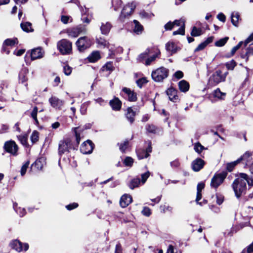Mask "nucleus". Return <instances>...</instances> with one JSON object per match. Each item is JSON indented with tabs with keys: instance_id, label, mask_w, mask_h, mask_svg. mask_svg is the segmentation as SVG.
<instances>
[{
	"instance_id": "f257e3e1",
	"label": "nucleus",
	"mask_w": 253,
	"mask_h": 253,
	"mask_svg": "<svg viewBox=\"0 0 253 253\" xmlns=\"http://www.w3.org/2000/svg\"><path fill=\"white\" fill-rule=\"evenodd\" d=\"M247 183L249 186H253V178H249L248 175L245 173H239L238 177L235 179L232 184V187L237 198L245 193Z\"/></svg>"
},
{
	"instance_id": "f03ea898",
	"label": "nucleus",
	"mask_w": 253,
	"mask_h": 253,
	"mask_svg": "<svg viewBox=\"0 0 253 253\" xmlns=\"http://www.w3.org/2000/svg\"><path fill=\"white\" fill-rule=\"evenodd\" d=\"M169 74V70L168 69L161 67L153 71L152 72L151 76L155 82H161L168 77Z\"/></svg>"
},
{
	"instance_id": "7ed1b4c3",
	"label": "nucleus",
	"mask_w": 253,
	"mask_h": 253,
	"mask_svg": "<svg viewBox=\"0 0 253 253\" xmlns=\"http://www.w3.org/2000/svg\"><path fill=\"white\" fill-rule=\"evenodd\" d=\"M57 49L63 55L70 54L72 50V42L67 39H62L57 43Z\"/></svg>"
},
{
	"instance_id": "20e7f679",
	"label": "nucleus",
	"mask_w": 253,
	"mask_h": 253,
	"mask_svg": "<svg viewBox=\"0 0 253 253\" xmlns=\"http://www.w3.org/2000/svg\"><path fill=\"white\" fill-rule=\"evenodd\" d=\"M226 176L227 172L225 171L215 174L211 180V187L217 188L223 182Z\"/></svg>"
},
{
	"instance_id": "39448f33",
	"label": "nucleus",
	"mask_w": 253,
	"mask_h": 253,
	"mask_svg": "<svg viewBox=\"0 0 253 253\" xmlns=\"http://www.w3.org/2000/svg\"><path fill=\"white\" fill-rule=\"evenodd\" d=\"M71 148V141L67 138L60 140L58 144V155L61 157L66 152H69Z\"/></svg>"
},
{
	"instance_id": "423d86ee",
	"label": "nucleus",
	"mask_w": 253,
	"mask_h": 253,
	"mask_svg": "<svg viewBox=\"0 0 253 253\" xmlns=\"http://www.w3.org/2000/svg\"><path fill=\"white\" fill-rule=\"evenodd\" d=\"M227 72L222 74L220 70L216 71L210 78L209 82L213 85H215L225 80Z\"/></svg>"
},
{
	"instance_id": "0eeeda50",
	"label": "nucleus",
	"mask_w": 253,
	"mask_h": 253,
	"mask_svg": "<svg viewBox=\"0 0 253 253\" xmlns=\"http://www.w3.org/2000/svg\"><path fill=\"white\" fill-rule=\"evenodd\" d=\"M76 44L80 51H83L90 45V42L86 37H81L76 42Z\"/></svg>"
},
{
	"instance_id": "6e6552de",
	"label": "nucleus",
	"mask_w": 253,
	"mask_h": 253,
	"mask_svg": "<svg viewBox=\"0 0 253 253\" xmlns=\"http://www.w3.org/2000/svg\"><path fill=\"white\" fill-rule=\"evenodd\" d=\"M4 148L7 152L10 153L13 156H16L17 155L18 147L13 141L10 140L6 141L4 143Z\"/></svg>"
},
{
	"instance_id": "1a4fd4ad",
	"label": "nucleus",
	"mask_w": 253,
	"mask_h": 253,
	"mask_svg": "<svg viewBox=\"0 0 253 253\" xmlns=\"http://www.w3.org/2000/svg\"><path fill=\"white\" fill-rule=\"evenodd\" d=\"M135 7L136 4L133 2L130 3H128L125 5L121 12L120 18L123 19L127 16L130 15L132 13Z\"/></svg>"
},
{
	"instance_id": "9d476101",
	"label": "nucleus",
	"mask_w": 253,
	"mask_h": 253,
	"mask_svg": "<svg viewBox=\"0 0 253 253\" xmlns=\"http://www.w3.org/2000/svg\"><path fill=\"white\" fill-rule=\"evenodd\" d=\"M10 245L12 249L18 252H20L22 251H26L29 249V245L27 243L23 244L17 240L12 241Z\"/></svg>"
},
{
	"instance_id": "9b49d317",
	"label": "nucleus",
	"mask_w": 253,
	"mask_h": 253,
	"mask_svg": "<svg viewBox=\"0 0 253 253\" xmlns=\"http://www.w3.org/2000/svg\"><path fill=\"white\" fill-rule=\"evenodd\" d=\"M94 148V144L90 140L84 142L81 146L80 150L84 154H90Z\"/></svg>"
},
{
	"instance_id": "f8f14e48",
	"label": "nucleus",
	"mask_w": 253,
	"mask_h": 253,
	"mask_svg": "<svg viewBox=\"0 0 253 253\" xmlns=\"http://www.w3.org/2000/svg\"><path fill=\"white\" fill-rule=\"evenodd\" d=\"M239 162H242L246 166H250L253 162L252 153L247 151L245 154L238 159Z\"/></svg>"
},
{
	"instance_id": "ddd939ff",
	"label": "nucleus",
	"mask_w": 253,
	"mask_h": 253,
	"mask_svg": "<svg viewBox=\"0 0 253 253\" xmlns=\"http://www.w3.org/2000/svg\"><path fill=\"white\" fill-rule=\"evenodd\" d=\"M85 31V28L82 26L68 29L67 33L69 37L72 38L77 37L79 34Z\"/></svg>"
},
{
	"instance_id": "4468645a",
	"label": "nucleus",
	"mask_w": 253,
	"mask_h": 253,
	"mask_svg": "<svg viewBox=\"0 0 253 253\" xmlns=\"http://www.w3.org/2000/svg\"><path fill=\"white\" fill-rule=\"evenodd\" d=\"M49 102L50 105L56 109H61L64 104V102L55 96H52L49 99Z\"/></svg>"
},
{
	"instance_id": "2eb2a0df",
	"label": "nucleus",
	"mask_w": 253,
	"mask_h": 253,
	"mask_svg": "<svg viewBox=\"0 0 253 253\" xmlns=\"http://www.w3.org/2000/svg\"><path fill=\"white\" fill-rule=\"evenodd\" d=\"M205 162L200 158H197L192 163V168L194 171H199L205 165Z\"/></svg>"
},
{
	"instance_id": "dca6fc26",
	"label": "nucleus",
	"mask_w": 253,
	"mask_h": 253,
	"mask_svg": "<svg viewBox=\"0 0 253 253\" xmlns=\"http://www.w3.org/2000/svg\"><path fill=\"white\" fill-rule=\"evenodd\" d=\"M132 201V199L131 196L128 194H125L121 197L120 204L122 208H126L128 206Z\"/></svg>"
},
{
	"instance_id": "f3484780",
	"label": "nucleus",
	"mask_w": 253,
	"mask_h": 253,
	"mask_svg": "<svg viewBox=\"0 0 253 253\" xmlns=\"http://www.w3.org/2000/svg\"><path fill=\"white\" fill-rule=\"evenodd\" d=\"M28 74V70L26 68H23L19 74V83L24 84L27 86V84L26 83L28 80L27 75Z\"/></svg>"
},
{
	"instance_id": "a211bd4d",
	"label": "nucleus",
	"mask_w": 253,
	"mask_h": 253,
	"mask_svg": "<svg viewBox=\"0 0 253 253\" xmlns=\"http://www.w3.org/2000/svg\"><path fill=\"white\" fill-rule=\"evenodd\" d=\"M43 51L40 47L33 49L31 51V57L32 60H36L39 58H41L43 57Z\"/></svg>"
},
{
	"instance_id": "6ab92c4d",
	"label": "nucleus",
	"mask_w": 253,
	"mask_h": 253,
	"mask_svg": "<svg viewBox=\"0 0 253 253\" xmlns=\"http://www.w3.org/2000/svg\"><path fill=\"white\" fill-rule=\"evenodd\" d=\"M109 104L113 110L119 111L121 108L122 102L118 98L115 97L110 101Z\"/></svg>"
},
{
	"instance_id": "aec40b11",
	"label": "nucleus",
	"mask_w": 253,
	"mask_h": 253,
	"mask_svg": "<svg viewBox=\"0 0 253 253\" xmlns=\"http://www.w3.org/2000/svg\"><path fill=\"white\" fill-rule=\"evenodd\" d=\"M122 91L126 95L129 101H135L136 100V94L132 91L129 88L124 87Z\"/></svg>"
},
{
	"instance_id": "412c9836",
	"label": "nucleus",
	"mask_w": 253,
	"mask_h": 253,
	"mask_svg": "<svg viewBox=\"0 0 253 253\" xmlns=\"http://www.w3.org/2000/svg\"><path fill=\"white\" fill-rule=\"evenodd\" d=\"M167 95L170 100L175 102L178 99L177 95V90L173 87H170L167 90Z\"/></svg>"
},
{
	"instance_id": "4be33fe9",
	"label": "nucleus",
	"mask_w": 253,
	"mask_h": 253,
	"mask_svg": "<svg viewBox=\"0 0 253 253\" xmlns=\"http://www.w3.org/2000/svg\"><path fill=\"white\" fill-rule=\"evenodd\" d=\"M111 28V24L109 22H106L101 23L100 29L102 34L107 35L109 33Z\"/></svg>"
},
{
	"instance_id": "5701e85b",
	"label": "nucleus",
	"mask_w": 253,
	"mask_h": 253,
	"mask_svg": "<svg viewBox=\"0 0 253 253\" xmlns=\"http://www.w3.org/2000/svg\"><path fill=\"white\" fill-rule=\"evenodd\" d=\"M135 115V112L133 111L131 107H129L127 109V112L126 114V116L131 124H132L134 121Z\"/></svg>"
},
{
	"instance_id": "b1692460",
	"label": "nucleus",
	"mask_w": 253,
	"mask_h": 253,
	"mask_svg": "<svg viewBox=\"0 0 253 253\" xmlns=\"http://www.w3.org/2000/svg\"><path fill=\"white\" fill-rule=\"evenodd\" d=\"M253 55V46H250L246 49V51H243L241 54V57L242 59L245 60L246 62L248 61L249 57Z\"/></svg>"
},
{
	"instance_id": "393cba45",
	"label": "nucleus",
	"mask_w": 253,
	"mask_h": 253,
	"mask_svg": "<svg viewBox=\"0 0 253 253\" xmlns=\"http://www.w3.org/2000/svg\"><path fill=\"white\" fill-rule=\"evenodd\" d=\"M101 56L99 51H95L92 52L87 57V59L89 62L93 63L96 62Z\"/></svg>"
},
{
	"instance_id": "a878e982",
	"label": "nucleus",
	"mask_w": 253,
	"mask_h": 253,
	"mask_svg": "<svg viewBox=\"0 0 253 253\" xmlns=\"http://www.w3.org/2000/svg\"><path fill=\"white\" fill-rule=\"evenodd\" d=\"M178 87L181 92H186L189 89V84L187 81L182 80L178 83Z\"/></svg>"
},
{
	"instance_id": "bb28decb",
	"label": "nucleus",
	"mask_w": 253,
	"mask_h": 253,
	"mask_svg": "<svg viewBox=\"0 0 253 253\" xmlns=\"http://www.w3.org/2000/svg\"><path fill=\"white\" fill-rule=\"evenodd\" d=\"M141 184L140 179L137 177L133 178L128 184V187L131 189H133L135 188L138 187Z\"/></svg>"
},
{
	"instance_id": "cd10ccee",
	"label": "nucleus",
	"mask_w": 253,
	"mask_h": 253,
	"mask_svg": "<svg viewBox=\"0 0 253 253\" xmlns=\"http://www.w3.org/2000/svg\"><path fill=\"white\" fill-rule=\"evenodd\" d=\"M136 154L137 157L139 160L143 159L145 158H146L149 156V154L143 149H137L136 150Z\"/></svg>"
},
{
	"instance_id": "c85d7f7f",
	"label": "nucleus",
	"mask_w": 253,
	"mask_h": 253,
	"mask_svg": "<svg viewBox=\"0 0 253 253\" xmlns=\"http://www.w3.org/2000/svg\"><path fill=\"white\" fill-rule=\"evenodd\" d=\"M22 29L26 32H33V29L32 28V24L28 22L21 23L20 24Z\"/></svg>"
},
{
	"instance_id": "c756f323",
	"label": "nucleus",
	"mask_w": 253,
	"mask_h": 253,
	"mask_svg": "<svg viewBox=\"0 0 253 253\" xmlns=\"http://www.w3.org/2000/svg\"><path fill=\"white\" fill-rule=\"evenodd\" d=\"M240 15L237 12H234L232 13L231 16V22L233 25L237 27L238 25V21Z\"/></svg>"
},
{
	"instance_id": "7c9ffc66",
	"label": "nucleus",
	"mask_w": 253,
	"mask_h": 253,
	"mask_svg": "<svg viewBox=\"0 0 253 253\" xmlns=\"http://www.w3.org/2000/svg\"><path fill=\"white\" fill-rule=\"evenodd\" d=\"M74 132L75 134L76 141L78 144L80 143L81 140V134L83 132V129H81L80 127H77L74 128Z\"/></svg>"
},
{
	"instance_id": "2f4dec72",
	"label": "nucleus",
	"mask_w": 253,
	"mask_h": 253,
	"mask_svg": "<svg viewBox=\"0 0 253 253\" xmlns=\"http://www.w3.org/2000/svg\"><path fill=\"white\" fill-rule=\"evenodd\" d=\"M156 51L154 55L151 56L150 57L146 59V62H145L146 65H149L152 62H153V61H154L156 59V58L158 57V55L160 54V51L159 50H158L157 49H156Z\"/></svg>"
},
{
	"instance_id": "473e14b6",
	"label": "nucleus",
	"mask_w": 253,
	"mask_h": 253,
	"mask_svg": "<svg viewBox=\"0 0 253 253\" xmlns=\"http://www.w3.org/2000/svg\"><path fill=\"white\" fill-rule=\"evenodd\" d=\"M213 95L214 97H216L220 99H224L225 97L226 93L222 92L219 88L215 89L213 93Z\"/></svg>"
},
{
	"instance_id": "72a5a7b5",
	"label": "nucleus",
	"mask_w": 253,
	"mask_h": 253,
	"mask_svg": "<svg viewBox=\"0 0 253 253\" xmlns=\"http://www.w3.org/2000/svg\"><path fill=\"white\" fill-rule=\"evenodd\" d=\"M13 208L15 211L19 214V216L22 217L26 213V211L24 208L20 207H17V204L15 203L13 204Z\"/></svg>"
},
{
	"instance_id": "f704fd0d",
	"label": "nucleus",
	"mask_w": 253,
	"mask_h": 253,
	"mask_svg": "<svg viewBox=\"0 0 253 253\" xmlns=\"http://www.w3.org/2000/svg\"><path fill=\"white\" fill-rule=\"evenodd\" d=\"M18 42V39L17 38L14 39H7L5 40L3 42L4 44L7 46H12L15 44H17Z\"/></svg>"
},
{
	"instance_id": "c9c22d12",
	"label": "nucleus",
	"mask_w": 253,
	"mask_h": 253,
	"mask_svg": "<svg viewBox=\"0 0 253 253\" xmlns=\"http://www.w3.org/2000/svg\"><path fill=\"white\" fill-rule=\"evenodd\" d=\"M38 111V108L35 106L31 113V117L34 120L35 124L38 125L39 124L38 120L37 119V114Z\"/></svg>"
},
{
	"instance_id": "e433bc0d",
	"label": "nucleus",
	"mask_w": 253,
	"mask_h": 253,
	"mask_svg": "<svg viewBox=\"0 0 253 253\" xmlns=\"http://www.w3.org/2000/svg\"><path fill=\"white\" fill-rule=\"evenodd\" d=\"M133 22L135 24V27L134 28V32L137 34H139L140 33H141V32L143 30V27H142V25H140V23H139V22L137 21V20H134L133 21Z\"/></svg>"
},
{
	"instance_id": "4c0bfd02",
	"label": "nucleus",
	"mask_w": 253,
	"mask_h": 253,
	"mask_svg": "<svg viewBox=\"0 0 253 253\" xmlns=\"http://www.w3.org/2000/svg\"><path fill=\"white\" fill-rule=\"evenodd\" d=\"M102 70L104 71H109L112 72L114 70V67L113 65V63L111 62H108L105 65H104Z\"/></svg>"
},
{
	"instance_id": "58836bf2",
	"label": "nucleus",
	"mask_w": 253,
	"mask_h": 253,
	"mask_svg": "<svg viewBox=\"0 0 253 253\" xmlns=\"http://www.w3.org/2000/svg\"><path fill=\"white\" fill-rule=\"evenodd\" d=\"M166 49L168 51L174 53L176 51V45L174 42H168L166 45Z\"/></svg>"
},
{
	"instance_id": "ea45409f",
	"label": "nucleus",
	"mask_w": 253,
	"mask_h": 253,
	"mask_svg": "<svg viewBox=\"0 0 253 253\" xmlns=\"http://www.w3.org/2000/svg\"><path fill=\"white\" fill-rule=\"evenodd\" d=\"M228 39V37H225L224 38L221 39L215 42V45L218 47H221L225 45Z\"/></svg>"
},
{
	"instance_id": "a19ab883",
	"label": "nucleus",
	"mask_w": 253,
	"mask_h": 253,
	"mask_svg": "<svg viewBox=\"0 0 253 253\" xmlns=\"http://www.w3.org/2000/svg\"><path fill=\"white\" fill-rule=\"evenodd\" d=\"M150 175V172L149 171L141 174L140 182L142 185H143L146 182Z\"/></svg>"
},
{
	"instance_id": "79ce46f5",
	"label": "nucleus",
	"mask_w": 253,
	"mask_h": 253,
	"mask_svg": "<svg viewBox=\"0 0 253 253\" xmlns=\"http://www.w3.org/2000/svg\"><path fill=\"white\" fill-rule=\"evenodd\" d=\"M202 34V30L200 28H197L193 27L191 32V35L193 37L199 36Z\"/></svg>"
},
{
	"instance_id": "37998d69",
	"label": "nucleus",
	"mask_w": 253,
	"mask_h": 253,
	"mask_svg": "<svg viewBox=\"0 0 253 253\" xmlns=\"http://www.w3.org/2000/svg\"><path fill=\"white\" fill-rule=\"evenodd\" d=\"M152 52L150 49H147L145 51L141 54H140L138 57V60L139 61H142V60L146 58L150 53H151Z\"/></svg>"
},
{
	"instance_id": "c03bdc74",
	"label": "nucleus",
	"mask_w": 253,
	"mask_h": 253,
	"mask_svg": "<svg viewBox=\"0 0 253 253\" xmlns=\"http://www.w3.org/2000/svg\"><path fill=\"white\" fill-rule=\"evenodd\" d=\"M39 133L35 130L33 132L31 136V140L33 143H35L37 142L39 140Z\"/></svg>"
},
{
	"instance_id": "a18cd8bd",
	"label": "nucleus",
	"mask_w": 253,
	"mask_h": 253,
	"mask_svg": "<svg viewBox=\"0 0 253 253\" xmlns=\"http://www.w3.org/2000/svg\"><path fill=\"white\" fill-rule=\"evenodd\" d=\"M121 0H112V6L115 11L117 10L120 7L122 4Z\"/></svg>"
},
{
	"instance_id": "49530a36",
	"label": "nucleus",
	"mask_w": 253,
	"mask_h": 253,
	"mask_svg": "<svg viewBox=\"0 0 253 253\" xmlns=\"http://www.w3.org/2000/svg\"><path fill=\"white\" fill-rule=\"evenodd\" d=\"M96 42L99 45L103 47L107 46L108 44V42L103 38L97 39Z\"/></svg>"
},
{
	"instance_id": "de8ad7c7",
	"label": "nucleus",
	"mask_w": 253,
	"mask_h": 253,
	"mask_svg": "<svg viewBox=\"0 0 253 253\" xmlns=\"http://www.w3.org/2000/svg\"><path fill=\"white\" fill-rule=\"evenodd\" d=\"M194 149L196 152L200 154L205 148L199 142H198L194 144Z\"/></svg>"
},
{
	"instance_id": "09e8293b",
	"label": "nucleus",
	"mask_w": 253,
	"mask_h": 253,
	"mask_svg": "<svg viewBox=\"0 0 253 253\" xmlns=\"http://www.w3.org/2000/svg\"><path fill=\"white\" fill-rule=\"evenodd\" d=\"M240 162H239V161H238V159L233 162L227 164V167H226L227 169L229 171H231Z\"/></svg>"
},
{
	"instance_id": "8fccbe9b",
	"label": "nucleus",
	"mask_w": 253,
	"mask_h": 253,
	"mask_svg": "<svg viewBox=\"0 0 253 253\" xmlns=\"http://www.w3.org/2000/svg\"><path fill=\"white\" fill-rule=\"evenodd\" d=\"M118 145H119L120 150L122 152H125V151L127 148V146L128 145V140H125L123 143H121L120 144L118 143Z\"/></svg>"
},
{
	"instance_id": "3c124183",
	"label": "nucleus",
	"mask_w": 253,
	"mask_h": 253,
	"mask_svg": "<svg viewBox=\"0 0 253 253\" xmlns=\"http://www.w3.org/2000/svg\"><path fill=\"white\" fill-rule=\"evenodd\" d=\"M18 138L22 145L24 146L27 145V136L26 135H19Z\"/></svg>"
},
{
	"instance_id": "603ef678",
	"label": "nucleus",
	"mask_w": 253,
	"mask_h": 253,
	"mask_svg": "<svg viewBox=\"0 0 253 253\" xmlns=\"http://www.w3.org/2000/svg\"><path fill=\"white\" fill-rule=\"evenodd\" d=\"M146 129L148 132L155 133L156 132L157 128L153 125H147L146 126Z\"/></svg>"
},
{
	"instance_id": "864d4df0",
	"label": "nucleus",
	"mask_w": 253,
	"mask_h": 253,
	"mask_svg": "<svg viewBox=\"0 0 253 253\" xmlns=\"http://www.w3.org/2000/svg\"><path fill=\"white\" fill-rule=\"evenodd\" d=\"M184 34H185V24H183V26H181V27H180L178 29V30L174 31L173 32V35H178V34L184 35Z\"/></svg>"
},
{
	"instance_id": "5fc2aeb1",
	"label": "nucleus",
	"mask_w": 253,
	"mask_h": 253,
	"mask_svg": "<svg viewBox=\"0 0 253 253\" xmlns=\"http://www.w3.org/2000/svg\"><path fill=\"white\" fill-rule=\"evenodd\" d=\"M160 209L162 211H163V212H166L167 211L171 212L172 211L173 208L172 207L169 205H162L160 206Z\"/></svg>"
},
{
	"instance_id": "6e6d98bb",
	"label": "nucleus",
	"mask_w": 253,
	"mask_h": 253,
	"mask_svg": "<svg viewBox=\"0 0 253 253\" xmlns=\"http://www.w3.org/2000/svg\"><path fill=\"white\" fill-rule=\"evenodd\" d=\"M141 212L143 215L148 217L151 214V210L149 208L145 207Z\"/></svg>"
},
{
	"instance_id": "4d7b16f0",
	"label": "nucleus",
	"mask_w": 253,
	"mask_h": 253,
	"mask_svg": "<svg viewBox=\"0 0 253 253\" xmlns=\"http://www.w3.org/2000/svg\"><path fill=\"white\" fill-rule=\"evenodd\" d=\"M133 163V159L129 157H126L124 161V163L126 166L131 167Z\"/></svg>"
},
{
	"instance_id": "13d9d810",
	"label": "nucleus",
	"mask_w": 253,
	"mask_h": 253,
	"mask_svg": "<svg viewBox=\"0 0 253 253\" xmlns=\"http://www.w3.org/2000/svg\"><path fill=\"white\" fill-rule=\"evenodd\" d=\"M29 161H27L22 167L21 168V171H20V172H21V175H24L26 171H27V168H28L29 167Z\"/></svg>"
},
{
	"instance_id": "bf43d9fd",
	"label": "nucleus",
	"mask_w": 253,
	"mask_h": 253,
	"mask_svg": "<svg viewBox=\"0 0 253 253\" xmlns=\"http://www.w3.org/2000/svg\"><path fill=\"white\" fill-rule=\"evenodd\" d=\"M140 15L142 18H150L153 16V14L151 13H148L145 11H142L140 12Z\"/></svg>"
},
{
	"instance_id": "052dcab7",
	"label": "nucleus",
	"mask_w": 253,
	"mask_h": 253,
	"mask_svg": "<svg viewBox=\"0 0 253 253\" xmlns=\"http://www.w3.org/2000/svg\"><path fill=\"white\" fill-rule=\"evenodd\" d=\"M61 21L64 24H67L69 21L72 22V18L71 16L62 15L61 17Z\"/></svg>"
},
{
	"instance_id": "680f3d73",
	"label": "nucleus",
	"mask_w": 253,
	"mask_h": 253,
	"mask_svg": "<svg viewBox=\"0 0 253 253\" xmlns=\"http://www.w3.org/2000/svg\"><path fill=\"white\" fill-rule=\"evenodd\" d=\"M236 65V62L234 60H232L226 64V66L228 70H233Z\"/></svg>"
},
{
	"instance_id": "e2e57ef3",
	"label": "nucleus",
	"mask_w": 253,
	"mask_h": 253,
	"mask_svg": "<svg viewBox=\"0 0 253 253\" xmlns=\"http://www.w3.org/2000/svg\"><path fill=\"white\" fill-rule=\"evenodd\" d=\"M170 166L173 168H177L180 166V163L178 160L176 159L170 163Z\"/></svg>"
},
{
	"instance_id": "0e129e2a",
	"label": "nucleus",
	"mask_w": 253,
	"mask_h": 253,
	"mask_svg": "<svg viewBox=\"0 0 253 253\" xmlns=\"http://www.w3.org/2000/svg\"><path fill=\"white\" fill-rule=\"evenodd\" d=\"M243 42H240L239 43L235 46L232 48L231 50V54L233 55L235 54V53L238 50L241 46L243 44Z\"/></svg>"
},
{
	"instance_id": "69168bd1",
	"label": "nucleus",
	"mask_w": 253,
	"mask_h": 253,
	"mask_svg": "<svg viewBox=\"0 0 253 253\" xmlns=\"http://www.w3.org/2000/svg\"><path fill=\"white\" fill-rule=\"evenodd\" d=\"M64 72L66 75L69 76L71 74L72 68L68 65H66L64 67Z\"/></svg>"
},
{
	"instance_id": "338daca9",
	"label": "nucleus",
	"mask_w": 253,
	"mask_h": 253,
	"mask_svg": "<svg viewBox=\"0 0 253 253\" xmlns=\"http://www.w3.org/2000/svg\"><path fill=\"white\" fill-rule=\"evenodd\" d=\"M216 203L219 205H221L223 203V200H224V197L222 195L216 194Z\"/></svg>"
},
{
	"instance_id": "774afa93",
	"label": "nucleus",
	"mask_w": 253,
	"mask_h": 253,
	"mask_svg": "<svg viewBox=\"0 0 253 253\" xmlns=\"http://www.w3.org/2000/svg\"><path fill=\"white\" fill-rule=\"evenodd\" d=\"M207 46V45L204 42L201 43L198 46L195 48V52H197L203 50Z\"/></svg>"
}]
</instances>
